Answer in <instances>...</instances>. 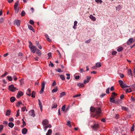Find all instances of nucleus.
<instances>
[{"mask_svg":"<svg viewBox=\"0 0 135 135\" xmlns=\"http://www.w3.org/2000/svg\"><path fill=\"white\" fill-rule=\"evenodd\" d=\"M66 125L69 126L70 127H71V122L70 121H68L67 122Z\"/></svg>","mask_w":135,"mask_h":135,"instance_id":"nucleus-36","label":"nucleus"},{"mask_svg":"<svg viewBox=\"0 0 135 135\" xmlns=\"http://www.w3.org/2000/svg\"><path fill=\"white\" fill-rule=\"evenodd\" d=\"M134 127H135V126H134V124H133L132 125V127L131 128V131L132 132V131H134Z\"/></svg>","mask_w":135,"mask_h":135,"instance_id":"nucleus-46","label":"nucleus"},{"mask_svg":"<svg viewBox=\"0 0 135 135\" xmlns=\"http://www.w3.org/2000/svg\"><path fill=\"white\" fill-rule=\"evenodd\" d=\"M57 104L56 103H54L52 105V108H55L57 107Z\"/></svg>","mask_w":135,"mask_h":135,"instance_id":"nucleus-34","label":"nucleus"},{"mask_svg":"<svg viewBox=\"0 0 135 135\" xmlns=\"http://www.w3.org/2000/svg\"><path fill=\"white\" fill-rule=\"evenodd\" d=\"M26 107L24 106V107H23L21 109L22 111V112H24L25 111V110H26V111H27V109L26 110Z\"/></svg>","mask_w":135,"mask_h":135,"instance_id":"nucleus-38","label":"nucleus"},{"mask_svg":"<svg viewBox=\"0 0 135 135\" xmlns=\"http://www.w3.org/2000/svg\"><path fill=\"white\" fill-rule=\"evenodd\" d=\"M117 52L116 51H114L112 52V54L113 55H114L117 53Z\"/></svg>","mask_w":135,"mask_h":135,"instance_id":"nucleus-61","label":"nucleus"},{"mask_svg":"<svg viewBox=\"0 0 135 135\" xmlns=\"http://www.w3.org/2000/svg\"><path fill=\"white\" fill-rule=\"evenodd\" d=\"M122 109L125 111H126L128 110V108L126 107L122 106Z\"/></svg>","mask_w":135,"mask_h":135,"instance_id":"nucleus-53","label":"nucleus"},{"mask_svg":"<svg viewBox=\"0 0 135 135\" xmlns=\"http://www.w3.org/2000/svg\"><path fill=\"white\" fill-rule=\"evenodd\" d=\"M36 46L38 47V48L40 49H42V47L41 45L40 44H39V42L38 41H36Z\"/></svg>","mask_w":135,"mask_h":135,"instance_id":"nucleus-13","label":"nucleus"},{"mask_svg":"<svg viewBox=\"0 0 135 135\" xmlns=\"http://www.w3.org/2000/svg\"><path fill=\"white\" fill-rule=\"evenodd\" d=\"M92 129L94 130H96L98 129L99 127V124L98 123H95L91 126Z\"/></svg>","mask_w":135,"mask_h":135,"instance_id":"nucleus-3","label":"nucleus"},{"mask_svg":"<svg viewBox=\"0 0 135 135\" xmlns=\"http://www.w3.org/2000/svg\"><path fill=\"white\" fill-rule=\"evenodd\" d=\"M4 20V18L3 17H1L0 19V23H2Z\"/></svg>","mask_w":135,"mask_h":135,"instance_id":"nucleus-59","label":"nucleus"},{"mask_svg":"<svg viewBox=\"0 0 135 135\" xmlns=\"http://www.w3.org/2000/svg\"><path fill=\"white\" fill-rule=\"evenodd\" d=\"M89 17L92 20L94 21H95L96 20V18L95 17L93 16L92 15H90Z\"/></svg>","mask_w":135,"mask_h":135,"instance_id":"nucleus-20","label":"nucleus"},{"mask_svg":"<svg viewBox=\"0 0 135 135\" xmlns=\"http://www.w3.org/2000/svg\"><path fill=\"white\" fill-rule=\"evenodd\" d=\"M36 52L38 55L39 56H40L41 55V51L37 49H36Z\"/></svg>","mask_w":135,"mask_h":135,"instance_id":"nucleus-15","label":"nucleus"},{"mask_svg":"<svg viewBox=\"0 0 135 135\" xmlns=\"http://www.w3.org/2000/svg\"><path fill=\"white\" fill-rule=\"evenodd\" d=\"M131 100L133 101H134L135 100V99L133 96H132L131 98Z\"/></svg>","mask_w":135,"mask_h":135,"instance_id":"nucleus-64","label":"nucleus"},{"mask_svg":"<svg viewBox=\"0 0 135 135\" xmlns=\"http://www.w3.org/2000/svg\"><path fill=\"white\" fill-rule=\"evenodd\" d=\"M35 91H33L32 93L31 97L32 98L35 97Z\"/></svg>","mask_w":135,"mask_h":135,"instance_id":"nucleus-37","label":"nucleus"},{"mask_svg":"<svg viewBox=\"0 0 135 135\" xmlns=\"http://www.w3.org/2000/svg\"><path fill=\"white\" fill-rule=\"evenodd\" d=\"M130 86L132 87V89H134V91H135V85L133 84L132 85H130Z\"/></svg>","mask_w":135,"mask_h":135,"instance_id":"nucleus-51","label":"nucleus"},{"mask_svg":"<svg viewBox=\"0 0 135 135\" xmlns=\"http://www.w3.org/2000/svg\"><path fill=\"white\" fill-rule=\"evenodd\" d=\"M7 78H8L9 81H11L12 80V78L11 76H7Z\"/></svg>","mask_w":135,"mask_h":135,"instance_id":"nucleus-44","label":"nucleus"},{"mask_svg":"<svg viewBox=\"0 0 135 135\" xmlns=\"http://www.w3.org/2000/svg\"><path fill=\"white\" fill-rule=\"evenodd\" d=\"M57 91V87H56L55 88L53 89L52 91V93H54L55 92H56Z\"/></svg>","mask_w":135,"mask_h":135,"instance_id":"nucleus-32","label":"nucleus"},{"mask_svg":"<svg viewBox=\"0 0 135 135\" xmlns=\"http://www.w3.org/2000/svg\"><path fill=\"white\" fill-rule=\"evenodd\" d=\"M119 75L120 77L121 78H123L124 77V75L123 74H120Z\"/></svg>","mask_w":135,"mask_h":135,"instance_id":"nucleus-62","label":"nucleus"},{"mask_svg":"<svg viewBox=\"0 0 135 135\" xmlns=\"http://www.w3.org/2000/svg\"><path fill=\"white\" fill-rule=\"evenodd\" d=\"M29 114L31 116L34 117L35 116V115L34 110H31L29 112Z\"/></svg>","mask_w":135,"mask_h":135,"instance_id":"nucleus-12","label":"nucleus"},{"mask_svg":"<svg viewBox=\"0 0 135 135\" xmlns=\"http://www.w3.org/2000/svg\"><path fill=\"white\" fill-rule=\"evenodd\" d=\"M66 106L65 105H64L62 106L61 108V110L63 112H65V108Z\"/></svg>","mask_w":135,"mask_h":135,"instance_id":"nucleus-41","label":"nucleus"},{"mask_svg":"<svg viewBox=\"0 0 135 135\" xmlns=\"http://www.w3.org/2000/svg\"><path fill=\"white\" fill-rule=\"evenodd\" d=\"M56 71L58 72L59 73H61L63 72V71L62 70L60 69H56Z\"/></svg>","mask_w":135,"mask_h":135,"instance_id":"nucleus-43","label":"nucleus"},{"mask_svg":"<svg viewBox=\"0 0 135 135\" xmlns=\"http://www.w3.org/2000/svg\"><path fill=\"white\" fill-rule=\"evenodd\" d=\"M90 111L91 112L94 113L92 115V117L93 118L98 117L102 113L101 109L99 108H95L93 107H91L90 108Z\"/></svg>","mask_w":135,"mask_h":135,"instance_id":"nucleus-1","label":"nucleus"},{"mask_svg":"<svg viewBox=\"0 0 135 135\" xmlns=\"http://www.w3.org/2000/svg\"><path fill=\"white\" fill-rule=\"evenodd\" d=\"M95 1L97 3H100L102 2V0H95Z\"/></svg>","mask_w":135,"mask_h":135,"instance_id":"nucleus-55","label":"nucleus"},{"mask_svg":"<svg viewBox=\"0 0 135 135\" xmlns=\"http://www.w3.org/2000/svg\"><path fill=\"white\" fill-rule=\"evenodd\" d=\"M52 133V131L51 129H49L47 133L46 134V135H51Z\"/></svg>","mask_w":135,"mask_h":135,"instance_id":"nucleus-24","label":"nucleus"},{"mask_svg":"<svg viewBox=\"0 0 135 135\" xmlns=\"http://www.w3.org/2000/svg\"><path fill=\"white\" fill-rule=\"evenodd\" d=\"M56 84V83L55 81H54L53 83H52V86H55Z\"/></svg>","mask_w":135,"mask_h":135,"instance_id":"nucleus-60","label":"nucleus"},{"mask_svg":"<svg viewBox=\"0 0 135 135\" xmlns=\"http://www.w3.org/2000/svg\"><path fill=\"white\" fill-rule=\"evenodd\" d=\"M51 125L50 124H48L47 125L45 126L44 127V130L46 131L47 128H51Z\"/></svg>","mask_w":135,"mask_h":135,"instance_id":"nucleus-18","label":"nucleus"},{"mask_svg":"<svg viewBox=\"0 0 135 135\" xmlns=\"http://www.w3.org/2000/svg\"><path fill=\"white\" fill-rule=\"evenodd\" d=\"M7 74H8V73L6 72H5L4 73L3 75H2L1 76V77H5Z\"/></svg>","mask_w":135,"mask_h":135,"instance_id":"nucleus-52","label":"nucleus"},{"mask_svg":"<svg viewBox=\"0 0 135 135\" xmlns=\"http://www.w3.org/2000/svg\"><path fill=\"white\" fill-rule=\"evenodd\" d=\"M91 78V77L90 76H87L86 79L84 81V83L85 84H86V83H88L89 82Z\"/></svg>","mask_w":135,"mask_h":135,"instance_id":"nucleus-7","label":"nucleus"},{"mask_svg":"<svg viewBox=\"0 0 135 135\" xmlns=\"http://www.w3.org/2000/svg\"><path fill=\"white\" fill-rule=\"evenodd\" d=\"M9 89L12 92L15 91L16 89L17 90H18V89H16L15 87H14L13 85H11L9 86Z\"/></svg>","mask_w":135,"mask_h":135,"instance_id":"nucleus-5","label":"nucleus"},{"mask_svg":"<svg viewBox=\"0 0 135 135\" xmlns=\"http://www.w3.org/2000/svg\"><path fill=\"white\" fill-rule=\"evenodd\" d=\"M110 102L113 103H115V100L114 99H112L111 98H110Z\"/></svg>","mask_w":135,"mask_h":135,"instance_id":"nucleus-39","label":"nucleus"},{"mask_svg":"<svg viewBox=\"0 0 135 135\" xmlns=\"http://www.w3.org/2000/svg\"><path fill=\"white\" fill-rule=\"evenodd\" d=\"M27 130L26 128H23L22 130V132L23 134H26L27 132Z\"/></svg>","mask_w":135,"mask_h":135,"instance_id":"nucleus-14","label":"nucleus"},{"mask_svg":"<svg viewBox=\"0 0 135 135\" xmlns=\"http://www.w3.org/2000/svg\"><path fill=\"white\" fill-rule=\"evenodd\" d=\"M45 84L44 81L42 82L41 84V90L40 91V94H42L43 93L44 89L45 87Z\"/></svg>","mask_w":135,"mask_h":135,"instance_id":"nucleus-6","label":"nucleus"},{"mask_svg":"<svg viewBox=\"0 0 135 135\" xmlns=\"http://www.w3.org/2000/svg\"><path fill=\"white\" fill-rule=\"evenodd\" d=\"M8 126L11 128H12L14 126V124L12 122H10L8 124Z\"/></svg>","mask_w":135,"mask_h":135,"instance_id":"nucleus-23","label":"nucleus"},{"mask_svg":"<svg viewBox=\"0 0 135 135\" xmlns=\"http://www.w3.org/2000/svg\"><path fill=\"white\" fill-rule=\"evenodd\" d=\"M121 6L120 5H119L116 7V10H117L119 11L121 9Z\"/></svg>","mask_w":135,"mask_h":135,"instance_id":"nucleus-30","label":"nucleus"},{"mask_svg":"<svg viewBox=\"0 0 135 135\" xmlns=\"http://www.w3.org/2000/svg\"><path fill=\"white\" fill-rule=\"evenodd\" d=\"M66 75L67 76V77H66V79L68 80L70 78V74H69L67 73L66 74Z\"/></svg>","mask_w":135,"mask_h":135,"instance_id":"nucleus-45","label":"nucleus"},{"mask_svg":"<svg viewBox=\"0 0 135 135\" xmlns=\"http://www.w3.org/2000/svg\"><path fill=\"white\" fill-rule=\"evenodd\" d=\"M19 4V1H17L15 3L14 8L15 11V13H17L19 11V8L18 7Z\"/></svg>","mask_w":135,"mask_h":135,"instance_id":"nucleus-2","label":"nucleus"},{"mask_svg":"<svg viewBox=\"0 0 135 135\" xmlns=\"http://www.w3.org/2000/svg\"><path fill=\"white\" fill-rule=\"evenodd\" d=\"M29 23L30 24L32 25L34 24V22L33 20H30V21Z\"/></svg>","mask_w":135,"mask_h":135,"instance_id":"nucleus-54","label":"nucleus"},{"mask_svg":"<svg viewBox=\"0 0 135 135\" xmlns=\"http://www.w3.org/2000/svg\"><path fill=\"white\" fill-rule=\"evenodd\" d=\"M51 125L50 124H48L47 125L45 126L44 127V130L46 131L47 128H51Z\"/></svg>","mask_w":135,"mask_h":135,"instance_id":"nucleus-16","label":"nucleus"},{"mask_svg":"<svg viewBox=\"0 0 135 135\" xmlns=\"http://www.w3.org/2000/svg\"><path fill=\"white\" fill-rule=\"evenodd\" d=\"M133 41V38H131L129 39L127 42V44L128 45H131Z\"/></svg>","mask_w":135,"mask_h":135,"instance_id":"nucleus-9","label":"nucleus"},{"mask_svg":"<svg viewBox=\"0 0 135 135\" xmlns=\"http://www.w3.org/2000/svg\"><path fill=\"white\" fill-rule=\"evenodd\" d=\"M3 128V125H0V132H1Z\"/></svg>","mask_w":135,"mask_h":135,"instance_id":"nucleus-48","label":"nucleus"},{"mask_svg":"<svg viewBox=\"0 0 135 135\" xmlns=\"http://www.w3.org/2000/svg\"><path fill=\"white\" fill-rule=\"evenodd\" d=\"M117 51L119 52H121L123 50V48L122 47H119L117 48Z\"/></svg>","mask_w":135,"mask_h":135,"instance_id":"nucleus-21","label":"nucleus"},{"mask_svg":"<svg viewBox=\"0 0 135 135\" xmlns=\"http://www.w3.org/2000/svg\"><path fill=\"white\" fill-rule=\"evenodd\" d=\"M48 123L49 121L47 119H44L42 122V124L44 126L45 125L48 124Z\"/></svg>","mask_w":135,"mask_h":135,"instance_id":"nucleus-11","label":"nucleus"},{"mask_svg":"<svg viewBox=\"0 0 135 135\" xmlns=\"http://www.w3.org/2000/svg\"><path fill=\"white\" fill-rule=\"evenodd\" d=\"M128 74L129 75L132 76V71L131 69H129L128 70Z\"/></svg>","mask_w":135,"mask_h":135,"instance_id":"nucleus-28","label":"nucleus"},{"mask_svg":"<svg viewBox=\"0 0 135 135\" xmlns=\"http://www.w3.org/2000/svg\"><path fill=\"white\" fill-rule=\"evenodd\" d=\"M21 104H22V102L21 101H19L17 102V103L16 106L17 107L19 106Z\"/></svg>","mask_w":135,"mask_h":135,"instance_id":"nucleus-42","label":"nucleus"},{"mask_svg":"<svg viewBox=\"0 0 135 135\" xmlns=\"http://www.w3.org/2000/svg\"><path fill=\"white\" fill-rule=\"evenodd\" d=\"M124 95L123 94H122L120 96V98L121 99H122L124 98Z\"/></svg>","mask_w":135,"mask_h":135,"instance_id":"nucleus-63","label":"nucleus"},{"mask_svg":"<svg viewBox=\"0 0 135 135\" xmlns=\"http://www.w3.org/2000/svg\"><path fill=\"white\" fill-rule=\"evenodd\" d=\"M23 95V93L21 91H19L17 94V97L18 98H19L22 96Z\"/></svg>","mask_w":135,"mask_h":135,"instance_id":"nucleus-8","label":"nucleus"},{"mask_svg":"<svg viewBox=\"0 0 135 135\" xmlns=\"http://www.w3.org/2000/svg\"><path fill=\"white\" fill-rule=\"evenodd\" d=\"M130 86L127 85L123 83V84L122 85V86H121V87L122 88H125L129 87Z\"/></svg>","mask_w":135,"mask_h":135,"instance_id":"nucleus-26","label":"nucleus"},{"mask_svg":"<svg viewBox=\"0 0 135 135\" xmlns=\"http://www.w3.org/2000/svg\"><path fill=\"white\" fill-rule=\"evenodd\" d=\"M60 78L62 80H64L65 79V78L64 76L62 75H60L59 76Z\"/></svg>","mask_w":135,"mask_h":135,"instance_id":"nucleus-35","label":"nucleus"},{"mask_svg":"<svg viewBox=\"0 0 135 135\" xmlns=\"http://www.w3.org/2000/svg\"><path fill=\"white\" fill-rule=\"evenodd\" d=\"M77 21H75L74 22V26L73 27V28L74 29H75L76 28V27H75L77 26Z\"/></svg>","mask_w":135,"mask_h":135,"instance_id":"nucleus-47","label":"nucleus"},{"mask_svg":"<svg viewBox=\"0 0 135 135\" xmlns=\"http://www.w3.org/2000/svg\"><path fill=\"white\" fill-rule=\"evenodd\" d=\"M26 13L23 10L22 11L21 13V15L22 16H23Z\"/></svg>","mask_w":135,"mask_h":135,"instance_id":"nucleus-50","label":"nucleus"},{"mask_svg":"<svg viewBox=\"0 0 135 135\" xmlns=\"http://www.w3.org/2000/svg\"><path fill=\"white\" fill-rule=\"evenodd\" d=\"M10 100L11 102L13 103L16 100V98L15 97H12L10 98Z\"/></svg>","mask_w":135,"mask_h":135,"instance_id":"nucleus-25","label":"nucleus"},{"mask_svg":"<svg viewBox=\"0 0 135 135\" xmlns=\"http://www.w3.org/2000/svg\"><path fill=\"white\" fill-rule=\"evenodd\" d=\"M109 88H108L106 90V93L107 94H108L109 93Z\"/></svg>","mask_w":135,"mask_h":135,"instance_id":"nucleus-56","label":"nucleus"},{"mask_svg":"<svg viewBox=\"0 0 135 135\" xmlns=\"http://www.w3.org/2000/svg\"><path fill=\"white\" fill-rule=\"evenodd\" d=\"M51 125L50 124H48L47 125L45 126L44 127V130L46 131L47 128H51Z\"/></svg>","mask_w":135,"mask_h":135,"instance_id":"nucleus-17","label":"nucleus"},{"mask_svg":"<svg viewBox=\"0 0 135 135\" xmlns=\"http://www.w3.org/2000/svg\"><path fill=\"white\" fill-rule=\"evenodd\" d=\"M31 90L30 89H28L26 93L27 94L28 96H31Z\"/></svg>","mask_w":135,"mask_h":135,"instance_id":"nucleus-19","label":"nucleus"},{"mask_svg":"<svg viewBox=\"0 0 135 135\" xmlns=\"http://www.w3.org/2000/svg\"><path fill=\"white\" fill-rule=\"evenodd\" d=\"M20 20H15L14 21V24L17 25V26H19L20 25Z\"/></svg>","mask_w":135,"mask_h":135,"instance_id":"nucleus-10","label":"nucleus"},{"mask_svg":"<svg viewBox=\"0 0 135 135\" xmlns=\"http://www.w3.org/2000/svg\"><path fill=\"white\" fill-rule=\"evenodd\" d=\"M11 113V110H7L6 115L8 116Z\"/></svg>","mask_w":135,"mask_h":135,"instance_id":"nucleus-29","label":"nucleus"},{"mask_svg":"<svg viewBox=\"0 0 135 135\" xmlns=\"http://www.w3.org/2000/svg\"><path fill=\"white\" fill-rule=\"evenodd\" d=\"M77 86L79 87L83 86H84V84L83 83H79L77 84Z\"/></svg>","mask_w":135,"mask_h":135,"instance_id":"nucleus-31","label":"nucleus"},{"mask_svg":"<svg viewBox=\"0 0 135 135\" xmlns=\"http://www.w3.org/2000/svg\"><path fill=\"white\" fill-rule=\"evenodd\" d=\"M81 96V94H77L76 95H74L73 96V97L74 98H75L78 97L80 96Z\"/></svg>","mask_w":135,"mask_h":135,"instance_id":"nucleus-58","label":"nucleus"},{"mask_svg":"<svg viewBox=\"0 0 135 135\" xmlns=\"http://www.w3.org/2000/svg\"><path fill=\"white\" fill-rule=\"evenodd\" d=\"M50 63L49 64V66H51L52 67H54V66L53 64V63H51V61H50Z\"/></svg>","mask_w":135,"mask_h":135,"instance_id":"nucleus-57","label":"nucleus"},{"mask_svg":"<svg viewBox=\"0 0 135 135\" xmlns=\"http://www.w3.org/2000/svg\"><path fill=\"white\" fill-rule=\"evenodd\" d=\"M28 27L30 30H32L33 32H34L35 30L32 26L30 25H28Z\"/></svg>","mask_w":135,"mask_h":135,"instance_id":"nucleus-22","label":"nucleus"},{"mask_svg":"<svg viewBox=\"0 0 135 135\" xmlns=\"http://www.w3.org/2000/svg\"><path fill=\"white\" fill-rule=\"evenodd\" d=\"M118 82L119 83L120 86L121 87V86H122V85L123 84V81L122 80H120L118 81Z\"/></svg>","mask_w":135,"mask_h":135,"instance_id":"nucleus-40","label":"nucleus"},{"mask_svg":"<svg viewBox=\"0 0 135 135\" xmlns=\"http://www.w3.org/2000/svg\"><path fill=\"white\" fill-rule=\"evenodd\" d=\"M19 112H20V110H19V109H18L17 111V114L16 115V117H17L19 115Z\"/></svg>","mask_w":135,"mask_h":135,"instance_id":"nucleus-49","label":"nucleus"},{"mask_svg":"<svg viewBox=\"0 0 135 135\" xmlns=\"http://www.w3.org/2000/svg\"><path fill=\"white\" fill-rule=\"evenodd\" d=\"M29 47L32 53H34L37 49H36V47L34 46H31L30 45H29Z\"/></svg>","mask_w":135,"mask_h":135,"instance_id":"nucleus-4","label":"nucleus"},{"mask_svg":"<svg viewBox=\"0 0 135 135\" xmlns=\"http://www.w3.org/2000/svg\"><path fill=\"white\" fill-rule=\"evenodd\" d=\"M96 67H100L101 66V63L100 62H98L95 64Z\"/></svg>","mask_w":135,"mask_h":135,"instance_id":"nucleus-27","label":"nucleus"},{"mask_svg":"<svg viewBox=\"0 0 135 135\" xmlns=\"http://www.w3.org/2000/svg\"><path fill=\"white\" fill-rule=\"evenodd\" d=\"M66 95V93L65 92H62L60 93V97L61 98L63 96H64Z\"/></svg>","mask_w":135,"mask_h":135,"instance_id":"nucleus-33","label":"nucleus"}]
</instances>
